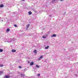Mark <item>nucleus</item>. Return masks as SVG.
Returning <instances> with one entry per match:
<instances>
[{"label": "nucleus", "instance_id": "22", "mask_svg": "<svg viewBox=\"0 0 78 78\" xmlns=\"http://www.w3.org/2000/svg\"><path fill=\"white\" fill-rule=\"evenodd\" d=\"M22 66H19V69H22Z\"/></svg>", "mask_w": 78, "mask_h": 78}, {"label": "nucleus", "instance_id": "7", "mask_svg": "<svg viewBox=\"0 0 78 78\" xmlns=\"http://www.w3.org/2000/svg\"><path fill=\"white\" fill-rule=\"evenodd\" d=\"M34 65V62H32L30 63V66H33Z\"/></svg>", "mask_w": 78, "mask_h": 78}, {"label": "nucleus", "instance_id": "3", "mask_svg": "<svg viewBox=\"0 0 78 78\" xmlns=\"http://www.w3.org/2000/svg\"><path fill=\"white\" fill-rule=\"evenodd\" d=\"M20 75L21 77H23V78H25V75L24 74H21Z\"/></svg>", "mask_w": 78, "mask_h": 78}, {"label": "nucleus", "instance_id": "18", "mask_svg": "<svg viewBox=\"0 0 78 78\" xmlns=\"http://www.w3.org/2000/svg\"><path fill=\"white\" fill-rule=\"evenodd\" d=\"M34 53H36V52H37V51H36V50H35L34 51Z\"/></svg>", "mask_w": 78, "mask_h": 78}, {"label": "nucleus", "instance_id": "2", "mask_svg": "<svg viewBox=\"0 0 78 78\" xmlns=\"http://www.w3.org/2000/svg\"><path fill=\"white\" fill-rule=\"evenodd\" d=\"M4 78H10V76L8 75H5L4 76Z\"/></svg>", "mask_w": 78, "mask_h": 78}, {"label": "nucleus", "instance_id": "27", "mask_svg": "<svg viewBox=\"0 0 78 78\" xmlns=\"http://www.w3.org/2000/svg\"><path fill=\"white\" fill-rule=\"evenodd\" d=\"M27 62H28V63H30V61H27Z\"/></svg>", "mask_w": 78, "mask_h": 78}, {"label": "nucleus", "instance_id": "8", "mask_svg": "<svg viewBox=\"0 0 78 78\" xmlns=\"http://www.w3.org/2000/svg\"><path fill=\"white\" fill-rule=\"evenodd\" d=\"M9 31H10V29H9V28H8L7 29V30H6L7 32H9Z\"/></svg>", "mask_w": 78, "mask_h": 78}, {"label": "nucleus", "instance_id": "35", "mask_svg": "<svg viewBox=\"0 0 78 78\" xmlns=\"http://www.w3.org/2000/svg\"><path fill=\"white\" fill-rule=\"evenodd\" d=\"M17 78H18V77L17 76Z\"/></svg>", "mask_w": 78, "mask_h": 78}, {"label": "nucleus", "instance_id": "5", "mask_svg": "<svg viewBox=\"0 0 78 78\" xmlns=\"http://www.w3.org/2000/svg\"><path fill=\"white\" fill-rule=\"evenodd\" d=\"M29 15H31V14H32V12L31 11H29L28 12Z\"/></svg>", "mask_w": 78, "mask_h": 78}, {"label": "nucleus", "instance_id": "29", "mask_svg": "<svg viewBox=\"0 0 78 78\" xmlns=\"http://www.w3.org/2000/svg\"><path fill=\"white\" fill-rule=\"evenodd\" d=\"M2 22H3V20H2Z\"/></svg>", "mask_w": 78, "mask_h": 78}, {"label": "nucleus", "instance_id": "28", "mask_svg": "<svg viewBox=\"0 0 78 78\" xmlns=\"http://www.w3.org/2000/svg\"><path fill=\"white\" fill-rule=\"evenodd\" d=\"M64 0H60L61 2H62V1H64Z\"/></svg>", "mask_w": 78, "mask_h": 78}, {"label": "nucleus", "instance_id": "32", "mask_svg": "<svg viewBox=\"0 0 78 78\" xmlns=\"http://www.w3.org/2000/svg\"><path fill=\"white\" fill-rule=\"evenodd\" d=\"M13 14H15V12H13Z\"/></svg>", "mask_w": 78, "mask_h": 78}, {"label": "nucleus", "instance_id": "13", "mask_svg": "<svg viewBox=\"0 0 78 78\" xmlns=\"http://www.w3.org/2000/svg\"><path fill=\"white\" fill-rule=\"evenodd\" d=\"M36 67H37V68H39V65H37L36 66Z\"/></svg>", "mask_w": 78, "mask_h": 78}, {"label": "nucleus", "instance_id": "10", "mask_svg": "<svg viewBox=\"0 0 78 78\" xmlns=\"http://www.w3.org/2000/svg\"><path fill=\"white\" fill-rule=\"evenodd\" d=\"M3 6H4V5L3 4H1L0 5V7L1 8H3Z\"/></svg>", "mask_w": 78, "mask_h": 78}, {"label": "nucleus", "instance_id": "33", "mask_svg": "<svg viewBox=\"0 0 78 78\" xmlns=\"http://www.w3.org/2000/svg\"><path fill=\"white\" fill-rule=\"evenodd\" d=\"M34 69L35 70H36V69L35 68V69Z\"/></svg>", "mask_w": 78, "mask_h": 78}, {"label": "nucleus", "instance_id": "24", "mask_svg": "<svg viewBox=\"0 0 78 78\" xmlns=\"http://www.w3.org/2000/svg\"><path fill=\"white\" fill-rule=\"evenodd\" d=\"M38 60V61H40V60H41V59L40 58H38L37 59Z\"/></svg>", "mask_w": 78, "mask_h": 78}, {"label": "nucleus", "instance_id": "19", "mask_svg": "<svg viewBox=\"0 0 78 78\" xmlns=\"http://www.w3.org/2000/svg\"><path fill=\"white\" fill-rule=\"evenodd\" d=\"M41 75V74H38L37 75V76H40Z\"/></svg>", "mask_w": 78, "mask_h": 78}, {"label": "nucleus", "instance_id": "31", "mask_svg": "<svg viewBox=\"0 0 78 78\" xmlns=\"http://www.w3.org/2000/svg\"><path fill=\"white\" fill-rule=\"evenodd\" d=\"M22 1H25V0H22Z\"/></svg>", "mask_w": 78, "mask_h": 78}, {"label": "nucleus", "instance_id": "16", "mask_svg": "<svg viewBox=\"0 0 78 78\" xmlns=\"http://www.w3.org/2000/svg\"><path fill=\"white\" fill-rule=\"evenodd\" d=\"M3 49H0V52H2L3 51Z\"/></svg>", "mask_w": 78, "mask_h": 78}, {"label": "nucleus", "instance_id": "11", "mask_svg": "<svg viewBox=\"0 0 78 78\" xmlns=\"http://www.w3.org/2000/svg\"><path fill=\"white\" fill-rule=\"evenodd\" d=\"M55 1H56V0H53L51 3H55Z\"/></svg>", "mask_w": 78, "mask_h": 78}, {"label": "nucleus", "instance_id": "14", "mask_svg": "<svg viewBox=\"0 0 78 78\" xmlns=\"http://www.w3.org/2000/svg\"><path fill=\"white\" fill-rule=\"evenodd\" d=\"M30 26V24H28V25H27V28H28V27H29V26Z\"/></svg>", "mask_w": 78, "mask_h": 78}, {"label": "nucleus", "instance_id": "1", "mask_svg": "<svg viewBox=\"0 0 78 78\" xmlns=\"http://www.w3.org/2000/svg\"><path fill=\"white\" fill-rule=\"evenodd\" d=\"M14 39L13 38V39H11V38H10L7 41V42H11L12 41H14Z\"/></svg>", "mask_w": 78, "mask_h": 78}, {"label": "nucleus", "instance_id": "15", "mask_svg": "<svg viewBox=\"0 0 78 78\" xmlns=\"http://www.w3.org/2000/svg\"><path fill=\"white\" fill-rule=\"evenodd\" d=\"M42 37L43 38V39H45V38H46V37L45 36H43Z\"/></svg>", "mask_w": 78, "mask_h": 78}, {"label": "nucleus", "instance_id": "20", "mask_svg": "<svg viewBox=\"0 0 78 78\" xmlns=\"http://www.w3.org/2000/svg\"><path fill=\"white\" fill-rule=\"evenodd\" d=\"M0 67H3V65L2 64H1L0 65Z\"/></svg>", "mask_w": 78, "mask_h": 78}, {"label": "nucleus", "instance_id": "17", "mask_svg": "<svg viewBox=\"0 0 78 78\" xmlns=\"http://www.w3.org/2000/svg\"><path fill=\"white\" fill-rule=\"evenodd\" d=\"M43 58V56L42 55H41V56L40 58L41 59H42V58Z\"/></svg>", "mask_w": 78, "mask_h": 78}, {"label": "nucleus", "instance_id": "30", "mask_svg": "<svg viewBox=\"0 0 78 78\" xmlns=\"http://www.w3.org/2000/svg\"><path fill=\"white\" fill-rule=\"evenodd\" d=\"M56 0V1H59V0Z\"/></svg>", "mask_w": 78, "mask_h": 78}, {"label": "nucleus", "instance_id": "26", "mask_svg": "<svg viewBox=\"0 0 78 78\" xmlns=\"http://www.w3.org/2000/svg\"><path fill=\"white\" fill-rule=\"evenodd\" d=\"M51 15H49V17H51Z\"/></svg>", "mask_w": 78, "mask_h": 78}, {"label": "nucleus", "instance_id": "21", "mask_svg": "<svg viewBox=\"0 0 78 78\" xmlns=\"http://www.w3.org/2000/svg\"><path fill=\"white\" fill-rule=\"evenodd\" d=\"M14 27H17V25H16V24H15L14 25Z\"/></svg>", "mask_w": 78, "mask_h": 78}, {"label": "nucleus", "instance_id": "4", "mask_svg": "<svg viewBox=\"0 0 78 78\" xmlns=\"http://www.w3.org/2000/svg\"><path fill=\"white\" fill-rule=\"evenodd\" d=\"M56 34H53L51 36V37H56Z\"/></svg>", "mask_w": 78, "mask_h": 78}, {"label": "nucleus", "instance_id": "9", "mask_svg": "<svg viewBox=\"0 0 78 78\" xmlns=\"http://www.w3.org/2000/svg\"><path fill=\"white\" fill-rule=\"evenodd\" d=\"M49 48V46L48 45L47 47H45V49H48Z\"/></svg>", "mask_w": 78, "mask_h": 78}, {"label": "nucleus", "instance_id": "23", "mask_svg": "<svg viewBox=\"0 0 78 78\" xmlns=\"http://www.w3.org/2000/svg\"><path fill=\"white\" fill-rule=\"evenodd\" d=\"M26 70H27L26 69H24V72H25V71H26Z\"/></svg>", "mask_w": 78, "mask_h": 78}, {"label": "nucleus", "instance_id": "25", "mask_svg": "<svg viewBox=\"0 0 78 78\" xmlns=\"http://www.w3.org/2000/svg\"><path fill=\"white\" fill-rule=\"evenodd\" d=\"M45 62H47V59L45 60Z\"/></svg>", "mask_w": 78, "mask_h": 78}, {"label": "nucleus", "instance_id": "34", "mask_svg": "<svg viewBox=\"0 0 78 78\" xmlns=\"http://www.w3.org/2000/svg\"><path fill=\"white\" fill-rule=\"evenodd\" d=\"M65 14H66V12H65Z\"/></svg>", "mask_w": 78, "mask_h": 78}, {"label": "nucleus", "instance_id": "12", "mask_svg": "<svg viewBox=\"0 0 78 78\" xmlns=\"http://www.w3.org/2000/svg\"><path fill=\"white\" fill-rule=\"evenodd\" d=\"M3 71H0V75H2V74H3Z\"/></svg>", "mask_w": 78, "mask_h": 78}, {"label": "nucleus", "instance_id": "6", "mask_svg": "<svg viewBox=\"0 0 78 78\" xmlns=\"http://www.w3.org/2000/svg\"><path fill=\"white\" fill-rule=\"evenodd\" d=\"M12 51L13 53H14V52H16V51L14 49H12Z\"/></svg>", "mask_w": 78, "mask_h": 78}]
</instances>
